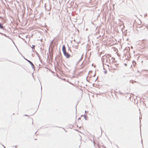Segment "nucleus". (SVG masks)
<instances>
[{
	"label": "nucleus",
	"mask_w": 148,
	"mask_h": 148,
	"mask_svg": "<svg viewBox=\"0 0 148 148\" xmlns=\"http://www.w3.org/2000/svg\"><path fill=\"white\" fill-rule=\"evenodd\" d=\"M74 41H75V40H74Z\"/></svg>",
	"instance_id": "obj_16"
},
{
	"label": "nucleus",
	"mask_w": 148,
	"mask_h": 148,
	"mask_svg": "<svg viewBox=\"0 0 148 148\" xmlns=\"http://www.w3.org/2000/svg\"><path fill=\"white\" fill-rule=\"evenodd\" d=\"M3 146L4 147H5H5H4V146H3Z\"/></svg>",
	"instance_id": "obj_13"
},
{
	"label": "nucleus",
	"mask_w": 148,
	"mask_h": 148,
	"mask_svg": "<svg viewBox=\"0 0 148 148\" xmlns=\"http://www.w3.org/2000/svg\"><path fill=\"white\" fill-rule=\"evenodd\" d=\"M26 60L28 62H29V63L31 65L32 67L33 68V69L34 70H35V67L34 66L33 63L30 61L28 60L27 59H26Z\"/></svg>",
	"instance_id": "obj_3"
},
{
	"label": "nucleus",
	"mask_w": 148,
	"mask_h": 148,
	"mask_svg": "<svg viewBox=\"0 0 148 148\" xmlns=\"http://www.w3.org/2000/svg\"><path fill=\"white\" fill-rule=\"evenodd\" d=\"M0 34H2V35H4V36H7L6 35H5V34H2V33H0Z\"/></svg>",
	"instance_id": "obj_7"
},
{
	"label": "nucleus",
	"mask_w": 148,
	"mask_h": 148,
	"mask_svg": "<svg viewBox=\"0 0 148 148\" xmlns=\"http://www.w3.org/2000/svg\"><path fill=\"white\" fill-rule=\"evenodd\" d=\"M106 73H107V71H104V73H105V74H106Z\"/></svg>",
	"instance_id": "obj_10"
},
{
	"label": "nucleus",
	"mask_w": 148,
	"mask_h": 148,
	"mask_svg": "<svg viewBox=\"0 0 148 148\" xmlns=\"http://www.w3.org/2000/svg\"><path fill=\"white\" fill-rule=\"evenodd\" d=\"M62 51L63 53L64 56L66 57V58H69L70 56V55L68 54L66 51V48L65 46L63 45L62 48Z\"/></svg>",
	"instance_id": "obj_2"
},
{
	"label": "nucleus",
	"mask_w": 148,
	"mask_h": 148,
	"mask_svg": "<svg viewBox=\"0 0 148 148\" xmlns=\"http://www.w3.org/2000/svg\"><path fill=\"white\" fill-rule=\"evenodd\" d=\"M112 69H114V70H116V68H113Z\"/></svg>",
	"instance_id": "obj_9"
},
{
	"label": "nucleus",
	"mask_w": 148,
	"mask_h": 148,
	"mask_svg": "<svg viewBox=\"0 0 148 148\" xmlns=\"http://www.w3.org/2000/svg\"><path fill=\"white\" fill-rule=\"evenodd\" d=\"M112 58L109 55H105L103 56L102 58V60L103 62H106L107 64H110L111 62Z\"/></svg>",
	"instance_id": "obj_1"
},
{
	"label": "nucleus",
	"mask_w": 148,
	"mask_h": 148,
	"mask_svg": "<svg viewBox=\"0 0 148 148\" xmlns=\"http://www.w3.org/2000/svg\"><path fill=\"white\" fill-rule=\"evenodd\" d=\"M84 117L86 120H87V116L86 115H84Z\"/></svg>",
	"instance_id": "obj_4"
},
{
	"label": "nucleus",
	"mask_w": 148,
	"mask_h": 148,
	"mask_svg": "<svg viewBox=\"0 0 148 148\" xmlns=\"http://www.w3.org/2000/svg\"><path fill=\"white\" fill-rule=\"evenodd\" d=\"M3 146L4 147H5H5H4V146H3Z\"/></svg>",
	"instance_id": "obj_12"
},
{
	"label": "nucleus",
	"mask_w": 148,
	"mask_h": 148,
	"mask_svg": "<svg viewBox=\"0 0 148 148\" xmlns=\"http://www.w3.org/2000/svg\"><path fill=\"white\" fill-rule=\"evenodd\" d=\"M134 83V81H133L132 82V83L133 84Z\"/></svg>",
	"instance_id": "obj_11"
},
{
	"label": "nucleus",
	"mask_w": 148,
	"mask_h": 148,
	"mask_svg": "<svg viewBox=\"0 0 148 148\" xmlns=\"http://www.w3.org/2000/svg\"><path fill=\"white\" fill-rule=\"evenodd\" d=\"M85 112H86V111H85Z\"/></svg>",
	"instance_id": "obj_15"
},
{
	"label": "nucleus",
	"mask_w": 148,
	"mask_h": 148,
	"mask_svg": "<svg viewBox=\"0 0 148 148\" xmlns=\"http://www.w3.org/2000/svg\"><path fill=\"white\" fill-rule=\"evenodd\" d=\"M25 116H27V115H26V114H25Z\"/></svg>",
	"instance_id": "obj_14"
},
{
	"label": "nucleus",
	"mask_w": 148,
	"mask_h": 148,
	"mask_svg": "<svg viewBox=\"0 0 148 148\" xmlns=\"http://www.w3.org/2000/svg\"><path fill=\"white\" fill-rule=\"evenodd\" d=\"M35 46L34 45H33L32 46V49H34V47H35Z\"/></svg>",
	"instance_id": "obj_6"
},
{
	"label": "nucleus",
	"mask_w": 148,
	"mask_h": 148,
	"mask_svg": "<svg viewBox=\"0 0 148 148\" xmlns=\"http://www.w3.org/2000/svg\"><path fill=\"white\" fill-rule=\"evenodd\" d=\"M0 28L1 29H3V26L1 23H0Z\"/></svg>",
	"instance_id": "obj_5"
},
{
	"label": "nucleus",
	"mask_w": 148,
	"mask_h": 148,
	"mask_svg": "<svg viewBox=\"0 0 148 148\" xmlns=\"http://www.w3.org/2000/svg\"><path fill=\"white\" fill-rule=\"evenodd\" d=\"M114 65L116 66V67H117V66L118 65L117 64H115Z\"/></svg>",
	"instance_id": "obj_8"
}]
</instances>
